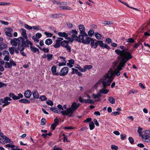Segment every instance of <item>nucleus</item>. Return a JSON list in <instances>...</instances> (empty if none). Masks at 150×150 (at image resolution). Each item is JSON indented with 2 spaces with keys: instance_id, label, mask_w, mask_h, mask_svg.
Segmentation results:
<instances>
[{
  "instance_id": "1",
  "label": "nucleus",
  "mask_w": 150,
  "mask_h": 150,
  "mask_svg": "<svg viewBox=\"0 0 150 150\" xmlns=\"http://www.w3.org/2000/svg\"><path fill=\"white\" fill-rule=\"evenodd\" d=\"M129 57H117L118 60L117 61H114L113 63V68L116 67V69L119 71L122 70V68L124 67L127 62L129 60L130 58Z\"/></svg>"
},
{
  "instance_id": "2",
  "label": "nucleus",
  "mask_w": 150,
  "mask_h": 150,
  "mask_svg": "<svg viewBox=\"0 0 150 150\" xmlns=\"http://www.w3.org/2000/svg\"><path fill=\"white\" fill-rule=\"evenodd\" d=\"M114 70L112 69H110L104 77H105L106 79L111 82L115 75L119 76L120 74V72L119 70L114 68Z\"/></svg>"
},
{
  "instance_id": "3",
  "label": "nucleus",
  "mask_w": 150,
  "mask_h": 150,
  "mask_svg": "<svg viewBox=\"0 0 150 150\" xmlns=\"http://www.w3.org/2000/svg\"><path fill=\"white\" fill-rule=\"evenodd\" d=\"M20 38L21 39H22L21 41L22 44L20 45H18V47L19 50L20 51L21 53L23 56H25L26 55V54L22 51L24 50V47H29V44H32V43L30 40H25L24 39L23 37H21Z\"/></svg>"
},
{
  "instance_id": "4",
  "label": "nucleus",
  "mask_w": 150,
  "mask_h": 150,
  "mask_svg": "<svg viewBox=\"0 0 150 150\" xmlns=\"http://www.w3.org/2000/svg\"><path fill=\"white\" fill-rule=\"evenodd\" d=\"M129 50V48H125L124 50H122L116 49L115 50V52L117 54L119 55L118 56V57H130V58L129 59V60H130L132 58L133 56L132 54V53L129 51H128Z\"/></svg>"
},
{
  "instance_id": "5",
  "label": "nucleus",
  "mask_w": 150,
  "mask_h": 150,
  "mask_svg": "<svg viewBox=\"0 0 150 150\" xmlns=\"http://www.w3.org/2000/svg\"><path fill=\"white\" fill-rule=\"evenodd\" d=\"M101 82L103 86V88L101 89H100L99 91L101 94V93L107 94L108 92L109 91V90L105 89V88H106L107 86H109L110 85L111 82L106 79L105 77H103Z\"/></svg>"
},
{
  "instance_id": "6",
  "label": "nucleus",
  "mask_w": 150,
  "mask_h": 150,
  "mask_svg": "<svg viewBox=\"0 0 150 150\" xmlns=\"http://www.w3.org/2000/svg\"><path fill=\"white\" fill-rule=\"evenodd\" d=\"M21 40H22V39H21L20 38H15L12 40L11 39L10 43L12 45L15 46H16L18 45H20Z\"/></svg>"
},
{
  "instance_id": "7",
  "label": "nucleus",
  "mask_w": 150,
  "mask_h": 150,
  "mask_svg": "<svg viewBox=\"0 0 150 150\" xmlns=\"http://www.w3.org/2000/svg\"><path fill=\"white\" fill-rule=\"evenodd\" d=\"M16 65V62L11 59L9 60V62H7L5 63V68H11L12 67V66H15Z\"/></svg>"
},
{
  "instance_id": "8",
  "label": "nucleus",
  "mask_w": 150,
  "mask_h": 150,
  "mask_svg": "<svg viewBox=\"0 0 150 150\" xmlns=\"http://www.w3.org/2000/svg\"><path fill=\"white\" fill-rule=\"evenodd\" d=\"M72 34L71 35L72 40L71 42H72L74 40L77 41L78 40L79 37L76 35L78 34L76 30H72L70 32Z\"/></svg>"
},
{
  "instance_id": "9",
  "label": "nucleus",
  "mask_w": 150,
  "mask_h": 150,
  "mask_svg": "<svg viewBox=\"0 0 150 150\" xmlns=\"http://www.w3.org/2000/svg\"><path fill=\"white\" fill-rule=\"evenodd\" d=\"M100 40L97 41L96 40L92 38V40L91 41V45L92 47H93L94 48H96L98 45H99V42Z\"/></svg>"
},
{
  "instance_id": "10",
  "label": "nucleus",
  "mask_w": 150,
  "mask_h": 150,
  "mask_svg": "<svg viewBox=\"0 0 150 150\" xmlns=\"http://www.w3.org/2000/svg\"><path fill=\"white\" fill-rule=\"evenodd\" d=\"M68 72V68L67 67H64L61 69L60 73H59V75L61 76H64L67 74Z\"/></svg>"
},
{
  "instance_id": "11",
  "label": "nucleus",
  "mask_w": 150,
  "mask_h": 150,
  "mask_svg": "<svg viewBox=\"0 0 150 150\" xmlns=\"http://www.w3.org/2000/svg\"><path fill=\"white\" fill-rule=\"evenodd\" d=\"M80 105V104L79 103L77 104L76 103L74 102L72 104L71 107L69 108L71 109L72 112L73 113L76 110Z\"/></svg>"
},
{
  "instance_id": "12",
  "label": "nucleus",
  "mask_w": 150,
  "mask_h": 150,
  "mask_svg": "<svg viewBox=\"0 0 150 150\" xmlns=\"http://www.w3.org/2000/svg\"><path fill=\"white\" fill-rule=\"evenodd\" d=\"M63 38H58L56 41V43L53 45L55 48H59L61 46V42L63 40Z\"/></svg>"
},
{
  "instance_id": "13",
  "label": "nucleus",
  "mask_w": 150,
  "mask_h": 150,
  "mask_svg": "<svg viewBox=\"0 0 150 150\" xmlns=\"http://www.w3.org/2000/svg\"><path fill=\"white\" fill-rule=\"evenodd\" d=\"M99 42V46L102 48H106L108 50L110 49V47L107 44H104L103 41L102 40H100Z\"/></svg>"
},
{
  "instance_id": "14",
  "label": "nucleus",
  "mask_w": 150,
  "mask_h": 150,
  "mask_svg": "<svg viewBox=\"0 0 150 150\" xmlns=\"http://www.w3.org/2000/svg\"><path fill=\"white\" fill-rule=\"evenodd\" d=\"M92 38L88 37H87L84 40H83L82 42L86 44H88L90 43Z\"/></svg>"
},
{
  "instance_id": "15",
  "label": "nucleus",
  "mask_w": 150,
  "mask_h": 150,
  "mask_svg": "<svg viewBox=\"0 0 150 150\" xmlns=\"http://www.w3.org/2000/svg\"><path fill=\"white\" fill-rule=\"evenodd\" d=\"M72 111L70 108H69L67 109V110L62 111V113L63 115H68L69 113H71Z\"/></svg>"
},
{
  "instance_id": "16",
  "label": "nucleus",
  "mask_w": 150,
  "mask_h": 150,
  "mask_svg": "<svg viewBox=\"0 0 150 150\" xmlns=\"http://www.w3.org/2000/svg\"><path fill=\"white\" fill-rule=\"evenodd\" d=\"M32 93V92L30 90H27L25 91L24 95L26 98H29L31 96Z\"/></svg>"
},
{
  "instance_id": "17",
  "label": "nucleus",
  "mask_w": 150,
  "mask_h": 150,
  "mask_svg": "<svg viewBox=\"0 0 150 150\" xmlns=\"http://www.w3.org/2000/svg\"><path fill=\"white\" fill-rule=\"evenodd\" d=\"M57 67L56 66H53L51 68V71L54 75H58L59 73L56 72Z\"/></svg>"
},
{
  "instance_id": "18",
  "label": "nucleus",
  "mask_w": 150,
  "mask_h": 150,
  "mask_svg": "<svg viewBox=\"0 0 150 150\" xmlns=\"http://www.w3.org/2000/svg\"><path fill=\"white\" fill-rule=\"evenodd\" d=\"M150 137L147 135H144L142 137V140L145 141V142H147L148 143L150 142V139L149 138Z\"/></svg>"
},
{
  "instance_id": "19",
  "label": "nucleus",
  "mask_w": 150,
  "mask_h": 150,
  "mask_svg": "<svg viewBox=\"0 0 150 150\" xmlns=\"http://www.w3.org/2000/svg\"><path fill=\"white\" fill-rule=\"evenodd\" d=\"M61 42V46L65 47L67 46L69 43V41L68 40H64L63 41H61L60 42Z\"/></svg>"
},
{
  "instance_id": "20",
  "label": "nucleus",
  "mask_w": 150,
  "mask_h": 150,
  "mask_svg": "<svg viewBox=\"0 0 150 150\" xmlns=\"http://www.w3.org/2000/svg\"><path fill=\"white\" fill-rule=\"evenodd\" d=\"M32 93L34 98H39V96L36 90L33 91L32 92Z\"/></svg>"
},
{
  "instance_id": "21",
  "label": "nucleus",
  "mask_w": 150,
  "mask_h": 150,
  "mask_svg": "<svg viewBox=\"0 0 150 150\" xmlns=\"http://www.w3.org/2000/svg\"><path fill=\"white\" fill-rule=\"evenodd\" d=\"M21 30H22V32L21 33L22 36L25 39H26V40H27V39L28 37L26 33V31L24 29H22Z\"/></svg>"
},
{
  "instance_id": "22",
  "label": "nucleus",
  "mask_w": 150,
  "mask_h": 150,
  "mask_svg": "<svg viewBox=\"0 0 150 150\" xmlns=\"http://www.w3.org/2000/svg\"><path fill=\"white\" fill-rule=\"evenodd\" d=\"M12 100L10 98L6 97L4 99L1 98L0 99V100L2 103H5V102L7 101H10Z\"/></svg>"
},
{
  "instance_id": "23",
  "label": "nucleus",
  "mask_w": 150,
  "mask_h": 150,
  "mask_svg": "<svg viewBox=\"0 0 150 150\" xmlns=\"http://www.w3.org/2000/svg\"><path fill=\"white\" fill-rule=\"evenodd\" d=\"M7 47V44L6 43L1 42L0 43V51L2 50Z\"/></svg>"
},
{
  "instance_id": "24",
  "label": "nucleus",
  "mask_w": 150,
  "mask_h": 150,
  "mask_svg": "<svg viewBox=\"0 0 150 150\" xmlns=\"http://www.w3.org/2000/svg\"><path fill=\"white\" fill-rule=\"evenodd\" d=\"M8 96L9 97L12 98L14 100H18V98L17 96H16L13 93H10L9 94Z\"/></svg>"
},
{
  "instance_id": "25",
  "label": "nucleus",
  "mask_w": 150,
  "mask_h": 150,
  "mask_svg": "<svg viewBox=\"0 0 150 150\" xmlns=\"http://www.w3.org/2000/svg\"><path fill=\"white\" fill-rule=\"evenodd\" d=\"M58 35L60 37H63L65 38H66V37H67L68 36V35L65 32H59L58 33Z\"/></svg>"
},
{
  "instance_id": "26",
  "label": "nucleus",
  "mask_w": 150,
  "mask_h": 150,
  "mask_svg": "<svg viewBox=\"0 0 150 150\" xmlns=\"http://www.w3.org/2000/svg\"><path fill=\"white\" fill-rule=\"evenodd\" d=\"M79 28L80 30V33H82V32H85V29L83 25H79Z\"/></svg>"
},
{
  "instance_id": "27",
  "label": "nucleus",
  "mask_w": 150,
  "mask_h": 150,
  "mask_svg": "<svg viewBox=\"0 0 150 150\" xmlns=\"http://www.w3.org/2000/svg\"><path fill=\"white\" fill-rule=\"evenodd\" d=\"M101 94L100 93L99 91L96 94H92V96L93 98L95 99H96V98L101 97Z\"/></svg>"
},
{
  "instance_id": "28",
  "label": "nucleus",
  "mask_w": 150,
  "mask_h": 150,
  "mask_svg": "<svg viewBox=\"0 0 150 150\" xmlns=\"http://www.w3.org/2000/svg\"><path fill=\"white\" fill-rule=\"evenodd\" d=\"M57 8L59 10H61L62 9V10H65V9H67L68 10H71V8L70 7H68L67 6H61L60 7H57Z\"/></svg>"
},
{
  "instance_id": "29",
  "label": "nucleus",
  "mask_w": 150,
  "mask_h": 150,
  "mask_svg": "<svg viewBox=\"0 0 150 150\" xmlns=\"http://www.w3.org/2000/svg\"><path fill=\"white\" fill-rule=\"evenodd\" d=\"M19 101L20 103H30V101L26 99H21L19 100Z\"/></svg>"
},
{
  "instance_id": "30",
  "label": "nucleus",
  "mask_w": 150,
  "mask_h": 150,
  "mask_svg": "<svg viewBox=\"0 0 150 150\" xmlns=\"http://www.w3.org/2000/svg\"><path fill=\"white\" fill-rule=\"evenodd\" d=\"M102 23L104 25H111L113 23L112 21H103L102 22Z\"/></svg>"
},
{
  "instance_id": "31",
  "label": "nucleus",
  "mask_w": 150,
  "mask_h": 150,
  "mask_svg": "<svg viewBox=\"0 0 150 150\" xmlns=\"http://www.w3.org/2000/svg\"><path fill=\"white\" fill-rule=\"evenodd\" d=\"M29 45H30V47L31 51L33 52L34 53L36 52H37V48L33 46L32 43L31 45L30 44Z\"/></svg>"
},
{
  "instance_id": "32",
  "label": "nucleus",
  "mask_w": 150,
  "mask_h": 150,
  "mask_svg": "<svg viewBox=\"0 0 150 150\" xmlns=\"http://www.w3.org/2000/svg\"><path fill=\"white\" fill-rule=\"evenodd\" d=\"M52 43V40L50 39H47L45 41V43L46 45H49L51 44Z\"/></svg>"
},
{
  "instance_id": "33",
  "label": "nucleus",
  "mask_w": 150,
  "mask_h": 150,
  "mask_svg": "<svg viewBox=\"0 0 150 150\" xmlns=\"http://www.w3.org/2000/svg\"><path fill=\"white\" fill-rule=\"evenodd\" d=\"M8 50L11 54H13L14 53L15 48L14 47H9Z\"/></svg>"
},
{
  "instance_id": "34",
  "label": "nucleus",
  "mask_w": 150,
  "mask_h": 150,
  "mask_svg": "<svg viewBox=\"0 0 150 150\" xmlns=\"http://www.w3.org/2000/svg\"><path fill=\"white\" fill-rule=\"evenodd\" d=\"M108 100L112 104H114L115 103V99L112 97H109L108 98Z\"/></svg>"
},
{
  "instance_id": "35",
  "label": "nucleus",
  "mask_w": 150,
  "mask_h": 150,
  "mask_svg": "<svg viewBox=\"0 0 150 150\" xmlns=\"http://www.w3.org/2000/svg\"><path fill=\"white\" fill-rule=\"evenodd\" d=\"M95 36L96 38L98 40H100L102 37L101 34L97 33H95Z\"/></svg>"
},
{
  "instance_id": "36",
  "label": "nucleus",
  "mask_w": 150,
  "mask_h": 150,
  "mask_svg": "<svg viewBox=\"0 0 150 150\" xmlns=\"http://www.w3.org/2000/svg\"><path fill=\"white\" fill-rule=\"evenodd\" d=\"M78 37H79L78 40L77 41L82 42V41L83 40H84V37H83L82 34L80 35Z\"/></svg>"
},
{
  "instance_id": "37",
  "label": "nucleus",
  "mask_w": 150,
  "mask_h": 150,
  "mask_svg": "<svg viewBox=\"0 0 150 150\" xmlns=\"http://www.w3.org/2000/svg\"><path fill=\"white\" fill-rule=\"evenodd\" d=\"M90 129V130H92L95 127V125L94 122H90L89 125Z\"/></svg>"
},
{
  "instance_id": "38",
  "label": "nucleus",
  "mask_w": 150,
  "mask_h": 150,
  "mask_svg": "<svg viewBox=\"0 0 150 150\" xmlns=\"http://www.w3.org/2000/svg\"><path fill=\"white\" fill-rule=\"evenodd\" d=\"M66 61L65 60V59L62 60V61L61 63H59V66H65L66 64Z\"/></svg>"
},
{
  "instance_id": "39",
  "label": "nucleus",
  "mask_w": 150,
  "mask_h": 150,
  "mask_svg": "<svg viewBox=\"0 0 150 150\" xmlns=\"http://www.w3.org/2000/svg\"><path fill=\"white\" fill-rule=\"evenodd\" d=\"M53 55L52 54H47V57L48 61H50L53 58Z\"/></svg>"
},
{
  "instance_id": "40",
  "label": "nucleus",
  "mask_w": 150,
  "mask_h": 150,
  "mask_svg": "<svg viewBox=\"0 0 150 150\" xmlns=\"http://www.w3.org/2000/svg\"><path fill=\"white\" fill-rule=\"evenodd\" d=\"M94 102V101L93 100L90 99H88L87 100H86L85 101V103H93Z\"/></svg>"
},
{
  "instance_id": "41",
  "label": "nucleus",
  "mask_w": 150,
  "mask_h": 150,
  "mask_svg": "<svg viewBox=\"0 0 150 150\" xmlns=\"http://www.w3.org/2000/svg\"><path fill=\"white\" fill-rule=\"evenodd\" d=\"M94 33V30H89L88 32V34L90 37H91Z\"/></svg>"
},
{
  "instance_id": "42",
  "label": "nucleus",
  "mask_w": 150,
  "mask_h": 150,
  "mask_svg": "<svg viewBox=\"0 0 150 150\" xmlns=\"http://www.w3.org/2000/svg\"><path fill=\"white\" fill-rule=\"evenodd\" d=\"M78 67H76V68L79 69V70L81 72H85L86 71V69H81V67L79 66V65H78Z\"/></svg>"
},
{
  "instance_id": "43",
  "label": "nucleus",
  "mask_w": 150,
  "mask_h": 150,
  "mask_svg": "<svg viewBox=\"0 0 150 150\" xmlns=\"http://www.w3.org/2000/svg\"><path fill=\"white\" fill-rule=\"evenodd\" d=\"M134 42L135 40H134L132 38H130L127 39V42L131 43H133Z\"/></svg>"
},
{
  "instance_id": "44",
  "label": "nucleus",
  "mask_w": 150,
  "mask_h": 150,
  "mask_svg": "<svg viewBox=\"0 0 150 150\" xmlns=\"http://www.w3.org/2000/svg\"><path fill=\"white\" fill-rule=\"evenodd\" d=\"M4 59L5 61H8L10 59L9 54H8V55H6Z\"/></svg>"
},
{
  "instance_id": "45",
  "label": "nucleus",
  "mask_w": 150,
  "mask_h": 150,
  "mask_svg": "<svg viewBox=\"0 0 150 150\" xmlns=\"http://www.w3.org/2000/svg\"><path fill=\"white\" fill-rule=\"evenodd\" d=\"M46 103L47 104L50 105H53L54 104L53 103L52 101L50 100H48L46 101Z\"/></svg>"
},
{
  "instance_id": "46",
  "label": "nucleus",
  "mask_w": 150,
  "mask_h": 150,
  "mask_svg": "<svg viewBox=\"0 0 150 150\" xmlns=\"http://www.w3.org/2000/svg\"><path fill=\"white\" fill-rule=\"evenodd\" d=\"M46 122V119L44 118H42L41 120V125H45Z\"/></svg>"
},
{
  "instance_id": "47",
  "label": "nucleus",
  "mask_w": 150,
  "mask_h": 150,
  "mask_svg": "<svg viewBox=\"0 0 150 150\" xmlns=\"http://www.w3.org/2000/svg\"><path fill=\"white\" fill-rule=\"evenodd\" d=\"M40 99L42 101L46 100H47V98L44 95H42L40 96Z\"/></svg>"
},
{
  "instance_id": "48",
  "label": "nucleus",
  "mask_w": 150,
  "mask_h": 150,
  "mask_svg": "<svg viewBox=\"0 0 150 150\" xmlns=\"http://www.w3.org/2000/svg\"><path fill=\"white\" fill-rule=\"evenodd\" d=\"M44 34L48 37H52L53 35V34H52L49 33H48L47 32H45Z\"/></svg>"
},
{
  "instance_id": "49",
  "label": "nucleus",
  "mask_w": 150,
  "mask_h": 150,
  "mask_svg": "<svg viewBox=\"0 0 150 150\" xmlns=\"http://www.w3.org/2000/svg\"><path fill=\"white\" fill-rule=\"evenodd\" d=\"M5 29L7 30V32H9L11 33L13 32V29L11 28H6Z\"/></svg>"
},
{
  "instance_id": "50",
  "label": "nucleus",
  "mask_w": 150,
  "mask_h": 150,
  "mask_svg": "<svg viewBox=\"0 0 150 150\" xmlns=\"http://www.w3.org/2000/svg\"><path fill=\"white\" fill-rule=\"evenodd\" d=\"M111 148L113 150H117L118 149V147L116 145H112L111 146Z\"/></svg>"
},
{
  "instance_id": "51",
  "label": "nucleus",
  "mask_w": 150,
  "mask_h": 150,
  "mask_svg": "<svg viewBox=\"0 0 150 150\" xmlns=\"http://www.w3.org/2000/svg\"><path fill=\"white\" fill-rule=\"evenodd\" d=\"M92 67V66L91 65H86L84 67V68L85 69H86H86H91Z\"/></svg>"
},
{
  "instance_id": "52",
  "label": "nucleus",
  "mask_w": 150,
  "mask_h": 150,
  "mask_svg": "<svg viewBox=\"0 0 150 150\" xmlns=\"http://www.w3.org/2000/svg\"><path fill=\"white\" fill-rule=\"evenodd\" d=\"M26 29L28 30H31L32 29V27L30 26L27 24H25L24 25Z\"/></svg>"
},
{
  "instance_id": "53",
  "label": "nucleus",
  "mask_w": 150,
  "mask_h": 150,
  "mask_svg": "<svg viewBox=\"0 0 150 150\" xmlns=\"http://www.w3.org/2000/svg\"><path fill=\"white\" fill-rule=\"evenodd\" d=\"M42 50L45 53H48L49 52V49L47 48L44 47Z\"/></svg>"
},
{
  "instance_id": "54",
  "label": "nucleus",
  "mask_w": 150,
  "mask_h": 150,
  "mask_svg": "<svg viewBox=\"0 0 150 150\" xmlns=\"http://www.w3.org/2000/svg\"><path fill=\"white\" fill-rule=\"evenodd\" d=\"M5 34L7 36H9L11 37L13 36L12 34L9 32L6 31L5 32Z\"/></svg>"
},
{
  "instance_id": "55",
  "label": "nucleus",
  "mask_w": 150,
  "mask_h": 150,
  "mask_svg": "<svg viewBox=\"0 0 150 150\" xmlns=\"http://www.w3.org/2000/svg\"><path fill=\"white\" fill-rule=\"evenodd\" d=\"M71 69L72 70V71L71 72L72 74H74L75 73L76 74L78 71L77 69H75L74 68H72Z\"/></svg>"
},
{
  "instance_id": "56",
  "label": "nucleus",
  "mask_w": 150,
  "mask_h": 150,
  "mask_svg": "<svg viewBox=\"0 0 150 150\" xmlns=\"http://www.w3.org/2000/svg\"><path fill=\"white\" fill-rule=\"evenodd\" d=\"M6 86L7 85L5 83L0 81V88H2L3 87H6Z\"/></svg>"
},
{
  "instance_id": "57",
  "label": "nucleus",
  "mask_w": 150,
  "mask_h": 150,
  "mask_svg": "<svg viewBox=\"0 0 150 150\" xmlns=\"http://www.w3.org/2000/svg\"><path fill=\"white\" fill-rule=\"evenodd\" d=\"M67 50V51L69 52H71V48L70 46L68 45L67 46L65 47Z\"/></svg>"
},
{
  "instance_id": "58",
  "label": "nucleus",
  "mask_w": 150,
  "mask_h": 150,
  "mask_svg": "<svg viewBox=\"0 0 150 150\" xmlns=\"http://www.w3.org/2000/svg\"><path fill=\"white\" fill-rule=\"evenodd\" d=\"M79 100L81 103L85 102V101L86 100L85 99L81 97H79Z\"/></svg>"
},
{
  "instance_id": "59",
  "label": "nucleus",
  "mask_w": 150,
  "mask_h": 150,
  "mask_svg": "<svg viewBox=\"0 0 150 150\" xmlns=\"http://www.w3.org/2000/svg\"><path fill=\"white\" fill-rule=\"evenodd\" d=\"M129 142L132 144L134 142L133 139L131 137H130L129 138Z\"/></svg>"
},
{
  "instance_id": "60",
  "label": "nucleus",
  "mask_w": 150,
  "mask_h": 150,
  "mask_svg": "<svg viewBox=\"0 0 150 150\" xmlns=\"http://www.w3.org/2000/svg\"><path fill=\"white\" fill-rule=\"evenodd\" d=\"M57 109V108L55 107L51 108H50V110L53 112L56 113V112Z\"/></svg>"
},
{
  "instance_id": "61",
  "label": "nucleus",
  "mask_w": 150,
  "mask_h": 150,
  "mask_svg": "<svg viewBox=\"0 0 150 150\" xmlns=\"http://www.w3.org/2000/svg\"><path fill=\"white\" fill-rule=\"evenodd\" d=\"M57 125V124H56L55 123L53 124L51 126V127L52 129L53 130H54Z\"/></svg>"
},
{
  "instance_id": "62",
  "label": "nucleus",
  "mask_w": 150,
  "mask_h": 150,
  "mask_svg": "<svg viewBox=\"0 0 150 150\" xmlns=\"http://www.w3.org/2000/svg\"><path fill=\"white\" fill-rule=\"evenodd\" d=\"M106 42L108 44H110L112 42V40L110 38H107L105 40Z\"/></svg>"
},
{
  "instance_id": "63",
  "label": "nucleus",
  "mask_w": 150,
  "mask_h": 150,
  "mask_svg": "<svg viewBox=\"0 0 150 150\" xmlns=\"http://www.w3.org/2000/svg\"><path fill=\"white\" fill-rule=\"evenodd\" d=\"M32 39L34 40L35 42H37L39 41V40L36 37H35V36H33L32 37Z\"/></svg>"
},
{
  "instance_id": "64",
  "label": "nucleus",
  "mask_w": 150,
  "mask_h": 150,
  "mask_svg": "<svg viewBox=\"0 0 150 150\" xmlns=\"http://www.w3.org/2000/svg\"><path fill=\"white\" fill-rule=\"evenodd\" d=\"M143 132L145 133L146 135H150V130H146L143 131Z\"/></svg>"
}]
</instances>
